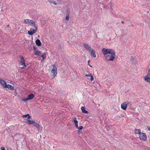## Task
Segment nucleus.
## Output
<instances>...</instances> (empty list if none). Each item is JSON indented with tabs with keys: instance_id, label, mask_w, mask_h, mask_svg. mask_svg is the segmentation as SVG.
Returning <instances> with one entry per match:
<instances>
[{
	"instance_id": "79ce46f5",
	"label": "nucleus",
	"mask_w": 150,
	"mask_h": 150,
	"mask_svg": "<svg viewBox=\"0 0 150 150\" xmlns=\"http://www.w3.org/2000/svg\"><path fill=\"white\" fill-rule=\"evenodd\" d=\"M58 47H61V45H59L58 46Z\"/></svg>"
},
{
	"instance_id": "1a4fd4ad",
	"label": "nucleus",
	"mask_w": 150,
	"mask_h": 150,
	"mask_svg": "<svg viewBox=\"0 0 150 150\" xmlns=\"http://www.w3.org/2000/svg\"><path fill=\"white\" fill-rule=\"evenodd\" d=\"M35 121L33 120H27L26 122L29 124H33L35 122Z\"/></svg>"
},
{
	"instance_id": "aec40b11",
	"label": "nucleus",
	"mask_w": 150,
	"mask_h": 150,
	"mask_svg": "<svg viewBox=\"0 0 150 150\" xmlns=\"http://www.w3.org/2000/svg\"><path fill=\"white\" fill-rule=\"evenodd\" d=\"M27 116H28V119H30L31 117L29 114H27L23 115L22 117H26Z\"/></svg>"
},
{
	"instance_id": "cd10ccee",
	"label": "nucleus",
	"mask_w": 150,
	"mask_h": 150,
	"mask_svg": "<svg viewBox=\"0 0 150 150\" xmlns=\"http://www.w3.org/2000/svg\"><path fill=\"white\" fill-rule=\"evenodd\" d=\"M93 49L92 48H91V47L90 46L89 47H88V50L89 51H91Z\"/></svg>"
},
{
	"instance_id": "c756f323",
	"label": "nucleus",
	"mask_w": 150,
	"mask_h": 150,
	"mask_svg": "<svg viewBox=\"0 0 150 150\" xmlns=\"http://www.w3.org/2000/svg\"><path fill=\"white\" fill-rule=\"evenodd\" d=\"M92 74H86L85 75V76L86 77H91V75H92Z\"/></svg>"
},
{
	"instance_id": "b1692460",
	"label": "nucleus",
	"mask_w": 150,
	"mask_h": 150,
	"mask_svg": "<svg viewBox=\"0 0 150 150\" xmlns=\"http://www.w3.org/2000/svg\"><path fill=\"white\" fill-rule=\"evenodd\" d=\"M41 57L42 58V60H44L46 58V54L44 53L41 55Z\"/></svg>"
},
{
	"instance_id": "6e6552de",
	"label": "nucleus",
	"mask_w": 150,
	"mask_h": 150,
	"mask_svg": "<svg viewBox=\"0 0 150 150\" xmlns=\"http://www.w3.org/2000/svg\"><path fill=\"white\" fill-rule=\"evenodd\" d=\"M91 56H92L93 57H96V52L93 50L92 49L91 52Z\"/></svg>"
},
{
	"instance_id": "423d86ee",
	"label": "nucleus",
	"mask_w": 150,
	"mask_h": 150,
	"mask_svg": "<svg viewBox=\"0 0 150 150\" xmlns=\"http://www.w3.org/2000/svg\"><path fill=\"white\" fill-rule=\"evenodd\" d=\"M0 83L3 86L4 88V86L7 84L5 81L1 79H0Z\"/></svg>"
},
{
	"instance_id": "a18cd8bd",
	"label": "nucleus",
	"mask_w": 150,
	"mask_h": 150,
	"mask_svg": "<svg viewBox=\"0 0 150 150\" xmlns=\"http://www.w3.org/2000/svg\"><path fill=\"white\" fill-rule=\"evenodd\" d=\"M88 63L89 64V63L90 62V60H88Z\"/></svg>"
},
{
	"instance_id": "a19ab883",
	"label": "nucleus",
	"mask_w": 150,
	"mask_h": 150,
	"mask_svg": "<svg viewBox=\"0 0 150 150\" xmlns=\"http://www.w3.org/2000/svg\"><path fill=\"white\" fill-rule=\"evenodd\" d=\"M121 22L123 24L124 23V22L123 21H121Z\"/></svg>"
},
{
	"instance_id": "473e14b6",
	"label": "nucleus",
	"mask_w": 150,
	"mask_h": 150,
	"mask_svg": "<svg viewBox=\"0 0 150 150\" xmlns=\"http://www.w3.org/2000/svg\"><path fill=\"white\" fill-rule=\"evenodd\" d=\"M83 128V127L82 126H80L79 127L78 129H79V130H81Z\"/></svg>"
},
{
	"instance_id": "ddd939ff",
	"label": "nucleus",
	"mask_w": 150,
	"mask_h": 150,
	"mask_svg": "<svg viewBox=\"0 0 150 150\" xmlns=\"http://www.w3.org/2000/svg\"><path fill=\"white\" fill-rule=\"evenodd\" d=\"M81 109L82 112L86 114H87L88 113V112L87 110H85L84 107L83 106L81 108Z\"/></svg>"
},
{
	"instance_id": "7ed1b4c3",
	"label": "nucleus",
	"mask_w": 150,
	"mask_h": 150,
	"mask_svg": "<svg viewBox=\"0 0 150 150\" xmlns=\"http://www.w3.org/2000/svg\"><path fill=\"white\" fill-rule=\"evenodd\" d=\"M139 138L140 140L145 141L147 139V137L145 134L142 132L140 134Z\"/></svg>"
},
{
	"instance_id": "bb28decb",
	"label": "nucleus",
	"mask_w": 150,
	"mask_h": 150,
	"mask_svg": "<svg viewBox=\"0 0 150 150\" xmlns=\"http://www.w3.org/2000/svg\"><path fill=\"white\" fill-rule=\"evenodd\" d=\"M57 75V74H52L51 75V77H52V79H54L55 77Z\"/></svg>"
},
{
	"instance_id": "f3484780",
	"label": "nucleus",
	"mask_w": 150,
	"mask_h": 150,
	"mask_svg": "<svg viewBox=\"0 0 150 150\" xmlns=\"http://www.w3.org/2000/svg\"><path fill=\"white\" fill-rule=\"evenodd\" d=\"M30 21V20L29 19H25L24 20V22L25 23L27 24H30L29 22Z\"/></svg>"
},
{
	"instance_id": "e433bc0d",
	"label": "nucleus",
	"mask_w": 150,
	"mask_h": 150,
	"mask_svg": "<svg viewBox=\"0 0 150 150\" xmlns=\"http://www.w3.org/2000/svg\"><path fill=\"white\" fill-rule=\"evenodd\" d=\"M52 3H53L55 5H57V3L55 1H53L52 2Z\"/></svg>"
},
{
	"instance_id": "dca6fc26",
	"label": "nucleus",
	"mask_w": 150,
	"mask_h": 150,
	"mask_svg": "<svg viewBox=\"0 0 150 150\" xmlns=\"http://www.w3.org/2000/svg\"><path fill=\"white\" fill-rule=\"evenodd\" d=\"M135 133L136 134H140L141 133V130L140 129H135L134 130Z\"/></svg>"
},
{
	"instance_id": "2f4dec72",
	"label": "nucleus",
	"mask_w": 150,
	"mask_h": 150,
	"mask_svg": "<svg viewBox=\"0 0 150 150\" xmlns=\"http://www.w3.org/2000/svg\"><path fill=\"white\" fill-rule=\"evenodd\" d=\"M69 16H67L66 15V17L65 18L66 20H68L69 19Z\"/></svg>"
},
{
	"instance_id": "ea45409f",
	"label": "nucleus",
	"mask_w": 150,
	"mask_h": 150,
	"mask_svg": "<svg viewBox=\"0 0 150 150\" xmlns=\"http://www.w3.org/2000/svg\"><path fill=\"white\" fill-rule=\"evenodd\" d=\"M33 48L34 49V50H36V47H35L33 46Z\"/></svg>"
},
{
	"instance_id": "f257e3e1",
	"label": "nucleus",
	"mask_w": 150,
	"mask_h": 150,
	"mask_svg": "<svg viewBox=\"0 0 150 150\" xmlns=\"http://www.w3.org/2000/svg\"><path fill=\"white\" fill-rule=\"evenodd\" d=\"M102 52L107 60L113 61L115 59V52L112 49L103 48Z\"/></svg>"
},
{
	"instance_id": "f704fd0d",
	"label": "nucleus",
	"mask_w": 150,
	"mask_h": 150,
	"mask_svg": "<svg viewBox=\"0 0 150 150\" xmlns=\"http://www.w3.org/2000/svg\"><path fill=\"white\" fill-rule=\"evenodd\" d=\"M81 131L80 130H79L78 131V133L79 134H80L81 133Z\"/></svg>"
},
{
	"instance_id": "9d476101",
	"label": "nucleus",
	"mask_w": 150,
	"mask_h": 150,
	"mask_svg": "<svg viewBox=\"0 0 150 150\" xmlns=\"http://www.w3.org/2000/svg\"><path fill=\"white\" fill-rule=\"evenodd\" d=\"M33 125L34 126H35L36 127L38 128L39 129H41V127L40 125L37 122H36L35 121V122Z\"/></svg>"
},
{
	"instance_id": "a211bd4d",
	"label": "nucleus",
	"mask_w": 150,
	"mask_h": 150,
	"mask_svg": "<svg viewBox=\"0 0 150 150\" xmlns=\"http://www.w3.org/2000/svg\"><path fill=\"white\" fill-rule=\"evenodd\" d=\"M29 23L30 24V25H31L34 26V27H35V23L33 20H30V21L29 22Z\"/></svg>"
},
{
	"instance_id": "9b49d317",
	"label": "nucleus",
	"mask_w": 150,
	"mask_h": 150,
	"mask_svg": "<svg viewBox=\"0 0 150 150\" xmlns=\"http://www.w3.org/2000/svg\"><path fill=\"white\" fill-rule=\"evenodd\" d=\"M34 97V95L33 94H30L28 95V100L32 99Z\"/></svg>"
},
{
	"instance_id": "f03ea898",
	"label": "nucleus",
	"mask_w": 150,
	"mask_h": 150,
	"mask_svg": "<svg viewBox=\"0 0 150 150\" xmlns=\"http://www.w3.org/2000/svg\"><path fill=\"white\" fill-rule=\"evenodd\" d=\"M19 57L21 59V60L20 62V63L21 65H22L23 67H20V68L21 69H24L26 67V65L25 63V60L23 57L22 55H20Z\"/></svg>"
},
{
	"instance_id": "4c0bfd02",
	"label": "nucleus",
	"mask_w": 150,
	"mask_h": 150,
	"mask_svg": "<svg viewBox=\"0 0 150 150\" xmlns=\"http://www.w3.org/2000/svg\"><path fill=\"white\" fill-rule=\"evenodd\" d=\"M75 125V126H76V128L77 129H78V127H78V124L76 125Z\"/></svg>"
},
{
	"instance_id": "37998d69",
	"label": "nucleus",
	"mask_w": 150,
	"mask_h": 150,
	"mask_svg": "<svg viewBox=\"0 0 150 150\" xmlns=\"http://www.w3.org/2000/svg\"><path fill=\"white\" fill-rule=\"evenodd\" d=\"M118 23H118V22H117V23H116V24L117 25V24H118Z\"/></svg>"
},
{
	"instance_id": "6ab92c4d",
	"label": "nucleus",
	"mask_w": 150,
	"mask_h": 150,
	"mask_svg": "<svg viewBox=\"0 0 150 150\" xmlns=\"http://www.w3.org/2000/svg\"><path fill=\"white\" fill-rule=\"evenodd\" d=\"M73 121L74 122L75 125H76L78 124V121L76 120V117H74L73 118Z\"/></svg>"
},
{
	"instance_id": "c9c22d12",
	"label": "nucleus",
	"mask_w": 150,
	"mask_h": 150,
	"mask_svg": "<svg viewBox=\"0 0 150 150\" xmlns=\"http://www.w3.org/2000/svg\"><path fill=\"white\" fill-rule=\"evenodd\" d=\"M5 150V148L4 147L2 146L1 147V150Z\"/></svg>"
},
{
	"instance_id": "a878e982",
	"label": "nucleus",
	"mask_w": 150,
	"mask_h": 150,
	"mask_svg": "<svg viewBox=\"0 0 150 150\" xmlns=\"http://www.w3.org/2000/svg\"><path fill=\"white\" fill-rule=\"evenodd\" d=\"M135 60V58L134 57H132L130 58V60L132 62H134V60Z\"/></svg>"
},
{
	"instance_id": "c03bdc74",
	"label": "nucleus",
	"mask_w": 150,
	"mask_h": 150,
	"mask_svg": "<svg viewBox=\"0 0 150 150\" xmlns=\"http://www.w3.org/2000/svg\"><path fill=\"white\" fill-rule=\"evenodd\" d=\"M89 65V66H90V67H92L91 66V65Z\"/></svg>"
},
{
	"instance_id": "4be33fe9",
	"label": "nucleus",
	"mask_w": 150,
	"mask_h": 150,
	"mask_svg": "<svg viewBox=\"0 0 150 150\" xmlns=\"http://www.w3.org/2000/svg\"><path fill=\"white\" fill-rule=\"evenodd\" d=\"M70 13V10L69 8H67V10L66 15L67 16H69Z\"/></svg>"
},
{
	"instance_id": "4468645a",
	"label": "nucleus",
	"mask_w": 150,
	"mask_h": 150,
	"mask_svg": "<svg viewBox=\"0 0 150 150\" xmlns=\"http://www.w3.org/2000/svg\"><path fill=\"white\" fill-rule=\"evenodd\" d=\"M35 43L38 46H40L41 44V42L39 39H37L35 41Z\"/></svg>"
},
{
	"instance_id": "20e7f679",
	"label": "nucleus",
	"mask_w": 150,
	"mask_h": 150,
	"mask_svg": "<svg viewBox=\"0 0 150 150\" xmlns=\"http://www.w3.org/2000/svg\"><path fill=\"white\" fill-rule=\"evenodd\" d=\"M129 103V102L128 101L122 103L121 105V108L124 110L126 109L127 105Z\"/></svg>"
},
{
	"instance_id": "49530a36",
	"label": "nucleus",
	"mask_w": 150,
	"mask_h": 150,
	"mask_svg": "<svg viewBox=\"0 0 150 150\" xmlns=\"http://www.w3.org/2000/svg\"><path fill=\"white\" fill-rule=\"evenodd\" d=\"M7 150H8V149H7Z\"/></svg>"
},
{
	"instance_id": "72a5a7b5",
	"label": "nucleus",
	"mask_w": 150,
	"mask_h": 150,
	"mask_svg": "<svg viewBox=\"0 0 150 150\" xmlns=\"http://www.w3.org/2000/svg\"><path fill=\"white\" fill-rule=\"evenodd\" d=\"M147 75L150 76V70H149L147 73Z\"/></svg>"
},
{
	"instance_id": "0eeeda50",
	"label": "nucleus",
	"mask_w": 150,
	"mask_h": 150,
	"mask_svg": "<svg viewBox=\"0 0 150 150\" xmlns=\"http://www.w3.org/2000/svg\"><path fill=\"white\" fill-rule=\"evenodd\" d=\"M53 68L52 70V72L53 74H57V69L56 67L54 65H53Z\"/></svg>"
},
{
	"instance_id": "f8f14e48",
	"label": "nucleus",
	"mask_w": 150,
	"mask_h": 150,
	"mask_svg": "<svg viewBox=\"0 0 150 150\" xmlns=\"http://www.w3.org/2000/svg\"><path fill=\"white\" fill-rule=\"evenodd\" d=\"M34 27L35 28V29H34L33 28H31L30 29V31H31L33 33H34V34L37 32L38 30L37 27L36 26H35Z\"/></svg>"
},
{
	"instance_id": "393cba45",
	"label": "nucleus",
	"mask_w": 150,
	"mask_h": 150,
	"mask_svg": "<svg viewBox=\"0 0 150 150\" xmlns=\"http://www.w3.org/2000/svg\"><path fill=\"white\" fill-rule=\"evenodd\" d=\"M28 33L29 35H32L33 34H34V33H33L32 31H28Z\"/></svg>"
},
{
	"instance_id": "2eb2a0df",
	"label": "nucleus",
	"mask_w": 150,
	"mask_h": 150,
	"mask_svg": "<svg viewBox=\"0 0 150 150\" xmlns=\"http://www.w3.org/2000/svg\"><path fill=\"white\" fill-rule=\"evenodd\" d=\"M144 80L145 81L150 83V77H148L147 76L144 77Z\"/></svg>"
},
{
	"instance_id": "412c9836",
	"label": "nucleus",
	"mask_w": 150,
	"mask_h": 150,
	"mask_svg": "<svg viewBox=\"0 0 150 150\" xmlns=\"http://www.w3.org/2000/svg\"><path fill=\"white\" fill-rule=\"evenodd\" d=\"M83 46L86 50H88V48L89 46L86 43H83Z\"/></svg>"
},
{
	"instance_id": "5701e85b",
	"label": "nucleus",
	"mask_w": 150,
	"mask_h": 150,
	"mask_svg": "<svg viewBox=\"0 0 150 150\" xmlns=\"http://www.w3.org/2000/svg\"><path fill=\"white\" fill-rule=\"evenodd\" d=\"M40 54V52L39 51H37L35 52V55H39Z\"/></svg>"
},
{
	"instance_id": "7c9ffc66",
	"label": "nucleus",
	"mask_w": 150,
	"mask_h": 150,
	"mask_svg": "<svg viewBox=\"0 0 150 150\" xmlns=\"http://www.w3.org/2000/svg\"><path fill=\"white\" fill-rule=\"evenodd\" d=\"M91 77V79H90V81H92L94 79V78L92 76V75H91V76L90 77Z\"/></svg>"
},
{
	"instance_id": "39448f33",
	"label": "nucleus",
	"mask_w": 150,
	"mask_h": 150,
	"mask_svg": "<svg viewBox=\"0 0 150 150\" xmlns=\"http://www.w3.org/2000/svg\"><path fill=\"white\" fill-rule=\"evenodd\" d=\"M4 88H8L9 89L11 90H13L14 89V88L13 86H12V85L10 84H6V86H4Z\"/></svg>"
},
{
	"instance_id": "c85d7f7f",
	"label": "nucleus",
	"mask_w": 150,
	"mask_h": 150,
	"mask_svg": "<svg viewBox=\"0 0 150 150\" xmlns=\"http://www.w3.org/2000/svg\"><path fill=\"white\" fill-rule=\"evenodd\" d=\"M28 100H28V98H24L22 100L24 101H25Z\"/></svg>"
},
{
	"instance_id": "58836bf2",
	"label": "nucleus",
	"mask_w": 150,
	"mask_h": 150,
	"mask_svg": "<svg viewBox=\"0 0 150 150\" xmlns=\"http://www.w3.org/2000/svg\"><path fill=\"white\" fill-rule=\"evenodd\" d=\"M147 128L148 129V131H150V127L148 126V127H147Z\"/></svg>"
}]
</instances>
